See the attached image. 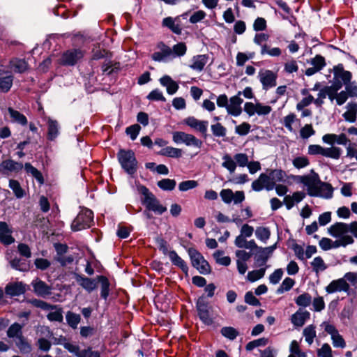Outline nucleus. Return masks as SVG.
<instances>
[{"label": "nucleus", "instance_id": "nucleus-1", "mask_svg": "<svg viewBox=\"0 0 357 357\" xmlns=\"http://www.w3.org/2000/svg\"><path fill=\"white\" fill-rule=\"evenodd\" d=\"M297 181L307 188V195L310 197H320L325 199H331L333 197L332 185L321 181L319 174L313 169L310 174L298 176Z\"/></svg>", "mask_w": 357, "mask_h": 357}, {"label": "nucleus", "instance_id": "nucleus-2", "mask_svg": "<svg viewBox=\"0 0 357 357\" xmlns=\"http://www.w3.org/2000/svg\"><path fill=\"white\" fill-rule=\"evenodd\" d=\"M137 191L140 195V201L144 206L143 215L148 226L155 225L156 215V198L155 195L143 185H137Z\"/></svg>", "mask_w": 357, "mask_h": 357}, {"label": "nucleus", "instance_id": "nucleus-3", "mask_svg": "<svg viewBox=\"0 0 357 357\" xmlns=\"http://www.w3.org/2000/svg\"><path fill=\"white\" fill-rule=\"evenodd\" d=\"M118 161L122 169L129 175L133 176L137 169V160L132 150L120 149L117 153Z\"/></svg>", "mask_w": 357, "mask_h": 357}, {"label": "nucleus", "instance_id": "nucleus-4", "mask_svg": "<svg viewBox=\"0 0 357 357\" xmlns=\"http://www.w3.org/2000/svg\"><path fill=\"white\" fill-rule=\"evenodd\" d=\"M328 232L333 237L342 236L353 238L352 236L349 234L350 232L357 238V222L354 221L350 224L336 222L328 228Z\"/></svg>", "mask_w": 357, "mask_h": 357}, {"label": "nucleus", "instance_id": "nucleus-5", "mask_svg": "<svg viewBox=\"0 0 357 357\" xmlns=\"http://www.w3.org/2000/svg\"><path fill=\"white\" fill-rule=\"evenodd\" d=\"M93 221V213L89 208L80 211L71 224V229L73 231H81L91 226Z\"/></svg>", "mask_w": 357, "mask_h": 357}, {"label": "nucleus", "instance_id": "nucleus-6", "mask_svg": "<svg viewBox=\"0 0 357 357\" xmlns=\"http://www.w3.org/2000/svg\"><path fill=\"white\" fill-rule=\"evenodd\" d=\"M336 238L337 239L335 241H332L331 238L324 237L319 241V245L323 250L327 251L340 247L344 248L349 245L353 244L354 242V238L349 236H340Z\"/></svg>", "mask_w": 357, "mask_h": 357}, {"label": "nucleus", "instance_id": "nucleus-7", "mask_svg": "<svg viewBox=\"0 0 357 357\" xmlns=\"http://www.w3.org/2000/svg\"><path fill=\"white\" fill-rule=\"evenodd\" d=\"M341 153V149L336 146L324 148L318 144H311L308 146V154L310 155H321L326 158L337 160L340 158Z\"/></svg>", "mask_w": 357, "mask_h": 357}, {"label": "nucleus", "instance_id": "nucleus-8", "mask_svg": "<svg viewBox=\"0 0 357 357\" xmlns=\"http://www.w3.org/2000/svg\"><path fill=\"white\" fill-rule=\"evenodd\" d=\"M191 263L193 267L198 270L202 274L211 273V266L203 255L195 248L188 250Z\"/></svg>", "mask_w": 357, "mask_h": 357}, {"label": "nucleus", "instance_id": "nucleus-9", "mask_svg": "<svg viewBox=\"0 0 357 357\" xmlns=\"http://www.w3.org/2000/svg\"><path fill=\"white\" fill-rule=\"evenodd\" d=\"M86 52L81 49H70L64 52L61 57V64L67 66H73L80 61L84 56Z\"/></svg>", "mask_w": 357, "mask_h": 357}, {"label": "nucleus", "instance_id": "nucleus-10", "mask_svg": "<svg viewBox=\"0 0 357 357\" xmlns=\"http://www.w3.org/2000/svg\"><path fill=\"white\" fill-rule=\"evenodd\" d=\"M173 141L176 144H184L188 146H193L200 149L202 146V142L195 136L181 131L173 132Z\"/></svg>", "mask_w": 357, "mask_h": 357}, {"label": "nucleus", "instance_id": "nucleus-11", "mask_svg": "<svg viewBox=\"0 0 357 357\" xmlns=\"http://www.w3.org/2000/svg\"><path fill=\"white\" fill-rule=\"evenodd\" d=\"M196 307L199 319L205 325L210 326L213 324V320L210 314L208 303L204 296L197 299Z\"/></svg>", "mask_w": 357, "mask_h": 357}, {"label": "nucleus", "instance_id": "nucleus-12", "mask_svg": "<svg viewBox=\"0 0 357 357\" xmlns=\"http://www.w3.org/2000/svg\"><path fill=\"white\" fill-rule=\"evenodd\" d=\"M352 79L351 72L345 70L342 64H338L333 67V83L342 88L346 86Z\"/></svg>", "mask_w": 357, "mask_h": 357}, {"label": "nucleus", "instance_id": "nucleus-13", "mask_svg": "<svg viewBox=\"0 0 357 357\" xmlns=\"http://www.w3.org/2000/svg\"><path fill=\"white\" fill-rule=\"evenodd\" d=\"M244 111L250 116L255 114L259 116H266L272 111V107L269 105H265L260 102L253 103L251 102H246L244 105Z\"/></svg>", "mask_w": 357, "mask_h": 357}, {"label": "nucleus", "instance_id": "nucleus-14", "mask_svg": "<svg viewBox=\"0 0 357 357\" xmlns=\"http://www.w3.org/2000/svg\"><path fill=\"white\" fill-rule=\"evenodd\" d=\"M220 196L224 203L229 204L232 202L234 204L242 203L245 200V193L243 191H236L234 192L231 189H222L220 192Z\"/></svg>", "mask_w": 357, "mask_h": 357}, {"label": "nucleus", "instance_id": "nucleus-15", "mask_svg": "<svg viewBox=\"0 0 357 357\" xmlns=\"http://www.w3.org/2000/svg\"><path fill=\"white\" fill-rule=\"evenodd\" d=\"M322 326H324V331L331 335L333 347L342 349L346 347L343 337L339 333L335 326L328 322H324Z\"/></svg>", "mask_w": 357, "mask_h": 357}, {"label": "nucleus", "instance_id": "nucleus-16", "mask_svg": "<svg viewBox=\"0 0 357 357\" xmlns=\"http://www.w3.org/2000/svg\"><path fill=\"white\" fill-rule=\"evenodd\" d=\"M258 77L262 84L263 89L267 90L276 86L278 75L270 70H261L259 72Z\"/></svg>", "mask_w": 357, "mask_h": 357}, {"label": "nucleus", "instance_id": "nucleus-17", "mask_svg": "<svg viewBox=\"0 0 357 357\" xmlns=\"http://www.w3.org/2000/svg\"><path fill=\"white\" fill-rule=\"evenodd\" d=\"M275 183L271 181L270 176L261 173L257 179L252 183V189L259 192L265 188L266 190H272L274 188Z\"/></svg>", "mask_w": 357, "mask_h": 357}, {"label": "nucleus", "instance_id": "nucleus-18", "mask_svg": "<svg viewBox=\"0 0 357 357\" xmlns=\"http://www.w3.org/2000/svg\"><path fill=\"white\" fill-rule=\"evenodd\" d=\"M241 94V92L239 91L237 95L230 98L226 109L229 114L238 116L241 114L243 100L240 97Z\"/></svg>", "mask_w": 357, "mask_h": 357}, {"label": "nucleus", "instance_id": "nucleus-19", "mask_svg": "<svg viewBox=\"0 0 357 357\" xmlns=\"http://www.w3.org/2000/svg\"><path fill=\"white\" fill-rule=\"evenodd\" d=\"M350 286L344 278H340L331 281L328 285L325 288L328 294H333L335 292L344 291L347 292L349 290Z\"/></svg>", "mask_w": 357, "mask_h": 357}, {"label": "nucleus", "instance_id": "nucleus-20", "mask_svg": "<svg viewBox=\"0 0 357 357\" xmlns=\"http://www.w3.org/2000/svg\"><path fill=\"white\" fill-rule=\"evenodd\" d=\"M184 123L191 128L200 132L205 137H206L207 128L208 126L207 121H201L193 116H190L184 119Z\"/></svg>", "mask_w": 357, "mask_h": 357}, {"label": "nucleus", "instance_id": "nucleus-21", "mask_svg": "<svg viewBox=\"0 0 357 357\" xmlns=\"http://www.w3.org/2000/svg\"><path fill=\"white\" fill-rule=\"evenodd\" d=\"M275 245H272L266 248H259L255 253V261L257 266H262L266 264L268 258L272 255Z\"/></svg>", "mask_w": 357, "mask_h": 357}, {"label": "nucleus", "instance_id": "nucleus-22", "mask_svg": "<svg viewBox=\"0 0 357 357\" xmlns=\"http://www.w3.org/2000/svg\"><path fill=\"white\" fill-rule=\"evenodd\" d=\"M23 167H24V165L23 166L22 163L8 159L1 162L0 172L3 174H7L8 172H18Z\"/></svg>", "mask_w": 357, "mask_h": 357}, {"label": "nucleus", "instance_id": "nucleus-23", "mask_svg": "<svg viewBox=\"0 0 357 357\" xmlns=\"http://www.w3.org/2000/svg\"><path fill=\"white\" fill-rule=\"evenodd\" d=\"M54 247L57 255L59 256L57 258V261H59L62 266H66L67 264H70L73 261V258L71 256L65 257H62L64 254H66L68 250V247L66 244L63 243H54Z\"/></svg>", "mask_w": 357, "mask_h": 357}, {"label": "nucleus", "instance_id": "nucleus-24", "mask_svg": "<svg viewBox=\"0 0 357 357\" xmlns=\"http://www.w3.org/2000/svg\"><path fill=\"white\" fill-rule=\"evenodd\" d=\"M75 279L77 283L89 293L97 288L96 279H92L82 275L77 274Z\"/></svg>", "mask_w": 357, "mask_h": 357}, {"label": "nucleus", "instance_id": "nucleus-25", "mask_svg": "<svg viewBox=\"0 0 357 357\" xmlns=\"http://www.w3.org/2000/svg\"><path fill=\"white\" fill-rule=\"evenodd\" d=\"M173 59L172 48L163 43H158V62H168Z\"/></svg>", "mask_w": 357, "mask_h": 357}, {"label": "nucleus", "instance_id": "nucleus-26", "mask_svg": "<svg viewBox=\"0 0 357 357\" xmlns=\"http://www.w3.org/2000/svg\"><path fill=\"white\" fill-rule=\"evenodd\" d=\"M310 317V314L307 310L299 309L291 317V321L292 324L296 327L303 326L305 321Z\"/></svg>", "mask_w": 357, "mask_h": 357}, {"label": "nucleus", "instance_id": "nucleus-27", "mask_svg": "<svg viewBox=\"0 0 357 357\" xmlns=\"http://www.w3.org/2000/svg\"><path fill=\"white\" fill-rule=\"evenodd\" d=\"M12 231L6 222H0V242L4 245H10L15 241L11 235Z\"/></svg>", "mask_w": 357, "mask_h": 357}, {"label": "nucleus", "instance_id": "nucleus-28", "mask_svg": "<svg viewBox=\"0 0 357 357\" xmlns=\"http://www.w3.org/2000/svg\"><path fill=\"white\" fill-rule=\"evenodd\" d=\"M34 292L39 296L45 297L51 294V287L45 282L36 279L31 283Z\"/></svg>", "mask_w": 357, "mask_h": 357}, {"label": "nucleus", "instance_id": "nucleus-29", "mask_svg": "<svg viewBox=\"0 0 357 357\" xmlns=\"http://www.w3.org/2000/svg\"><path fill=\"white\" fill-rule=\"evenodd\" d=\"M208 55L207 54H199L194 56L192 58L191 64L190 67L196 71L201 72L204 70L205 66L208 61Z\"/></svg>", "mask_w": 357, "mask_h": 357}, {"label": "nucleus", "instance_id": "nucleus-30", "mask_svg": "<svg viewBox=\"0 0 357 357\" xmlns=\"http://www.w3.org/2000/svg\"><path fill=\"white\" fill-rule=\"evenodd\" d=\"M25 292V287L22 282L8 283L5 287L6 295L13 297L20 296Z\"/></svg>", "mask_w": 357, "mask_h": 357}, {"label": "nucleus", "instance_id": "nucleus-31", "mask_svg": "<svg viewBox=\"0 0 357 357\" xmlns=\"http://www.w3.org/2000/svg\"><path fill=\"white\" fill-rule=\"evenodd\" d=\"M160 82L166 88L167 92L170 95L174 94L179 87L178 84L168 75L161 77Z\"/></svg>", "mask_w": 357, "mask_h": 357}, {"label": "nucleus", "instance_id": "nucleus-32", "mask_svg": "<svg viewBox=\"0 0 357 357\" xmlns=\"http://www.w3.org/2000/svg\"><path fill=\"white\" fill-rule=\"evenodd\" d=\"M10 120L13 123L20 124L22 126H25L28 123L26 117L19 111L14 109L13 107H9L8 108Z\"/></svg>", "mask_w": 357, "mask_h": 357}, {"label": "nucleus", "instance_id": "nucleus-33", "mask_svg": "<svg viewBox=\"0 0 357 357\" xmlns=\"http://www.w3.org/2000/svg\"><path fill=\"white\" fill-rule=\"evenodd\" d=\"M24 170L27 174L32 176L40 185H43L45 183V179L41 172L34 167L30 162H26L24 164Z\"/></svg>", "mask_w": 357, "mask_h": 357}, {"label": "nucleus", "instance_id": "nucleus-34", "mask_svg": "<svg viewBox=\"0 0 357 357\" xmlns=\"http://www.w3.org/2000/svg\"><path fill=\"white\" fill-rule=\"evenodd\" d=\"M96 280L100 283V296L106 301L109 295L110 282L105 275H98Z\"/></svg>", "mask_w": 357, "mask_h": 357}, {"label": "nucleus", "instance_id": "nucleus-35", "mask_svg": "<svg viewBox=\"0 0 357 357\" xmlns=\"http://www.w3.org/2000/svg\"><path fill=\"white\" fill-rule=\"evenodd\" d=\"M59 134V123L57 121L49 119L47 121V139L53 141L57 137Z\"/></svg>", "mask_w": 357, "mask_h": 357}, {"label": "nucleus", "instance_id": "nucleus-36", "mask_svg": "<svg viewBox=\"0 0 357 357\" xmlns=\"http://www.w3.org/2000/svg\"><path fill=\"white\" fill-rule=\"evenodd\" d=\"M172 264L178 267L185 273L188 271V266L183 259H182L174 250H172L169 257Z\"/></svg>", "mask_w": 357, "mask_h": 357}, {"label": "nucleus", "instance_id": "nucleus-37", "mask_svg": "<svg viewBox=\"0 0 357 357\" xmlns=\"http://www.w3.org/2000/svg\"><path fill=\"white\" fill-rule=\"evenodd\" d=\"M347 107V110L343 114V117L347 121L355 122L357 115V103L349 102Z\"/></svg>", "mask_w": 357, "mask_h": 357}, {"label": "nucleus", "instance_id": "nucleus-38", "mask_svg": "<svg viewBox=\"0 0 357 357\" xmlns=\"http://www.w3.org/2000/svg\"><path fill=\"white\" fill-rule=\"evenodd\" d=\"M10 67L15 72L23 73L28 69V63L24 59H13L10 62Z\"/></svg>", "mask_w": 357, "mask_h": 357}, {"label": "nucleus", "instance_id": "nucleus-39", "mask_svg": "<svg viewBox=\"0 0 357 357\" xmlns=\"http://www.w3.org/2000/svg\"><path fill=\"white\" fill-rule=\"evenodd\" d=\"M162 26L167 27L176 34H181V28L178 23L172 17H165L162 22Z\"/></svg>", "mask_w": 357, "mask_h": 357}, {"label": "nucleus", "instance_id": "nucleus-40", "mask_svg": "<svg viewBox=\"0 0 357 357\" xmlns=\"http://www.w3.org/2000/svg\"><path fill=\"white\" fill-rule=\"evenodd\" d=\"M23 335L22 326L19 323H14L11 324L7 331V336L9 338L17 339Z\"/></svg>", "mask_w": 357, "mask_h": 357}, {"label": "nucleus", "instance_id": "nucleus-41", "mask_svg": "<svg viewBox=\"0 0 357 357\" xmlns=\"http://www.w3.org/2000/svg\"><path fill=\"white\" fill-rule=\"evenodd\" d=\"M66 320L68 325L73 329H76L81 321V316L71 311L66 314Z\"/></svg>", "mask_w": 357, "mask_h": 357}, {"label": "nucleus", "instance_id": "nucleus-42", "mask_svg": "<svg viewBox=\"0 0 357 357\" xmlns=\"http://www.w3.org/2000/svg\"><path fill=\"white\" fill-rule=\"evenodd\" d=\"M15 342L20 352L26 354L31 351V344L28 342L26 338L24 335L15 339Z\"/></svg>", "mask_w": 357, "mask_h": 357}, {"label": "nucleus", "instance_id": "nucleus-43", "mask_svg": "<svg viewBox=\"0 0 357 357\" xmlns=\"http://www.w3.org/2000/svg\"><path fill=\"white\" fill-rule=\"evenodd\" d=\"M220 333L223 337L231 341L234 340L239 335L238 330L231 326L222 327Z\"/></svg>", "mask_w": 357, "mask_h": 357}, {"label": "nucleus", "instance_id": "nucleus-44", "mask_svg": "<svg viewBox=\"0 0 357 357\" xmlns=\"http://www.w3.org/2000/svg\"><path fill=\"white\" fill-rule=\"evenodd\" d=\"M9 187L17 198L21 199L25 195V192L18 181L10 179L9 181Z\"/></svg>", "mask_w": 357, "mask_h": 357}, {"label": "nucleus", "instance_id": "nucleus-45", "mask_svg": "<svg viewBox=\"0 0 357 357\" xmlns=\"http://www.w3.org/2000/svg\"><path fill=\"white\" fill-rule=\"evenodd\" d=\"M211 130L215 137H225L227 135V128L219 122L211 126Z\"/></svg>", "mask_w": 357, "mask_h": 357}, {"label": "nucleus", "instance_id": "nucleus-46", "mask_svg": "<svg viewBox=\"0 0 357 357\" xmlns=\"http://www.w3.org/2000/svg\"><path fill=\"white\" fill-rule=\"evenodd\" d=\"M160 153L162 155L178 158L181 157L183 151L181 149L178 148H174L172 146H167L164 149H162Z\"/></svg>", "mask_w": 357, "mask_h": 357}, {"label": "nucleus", "instance_id": "nucleus-47", "mask_svg": "<svg viewBox=\"0 0 357 357\" xmlns=\"http://www.w3.org/2000/svg\"><path fill=\"white\" fill-rule=\"evenodd\" d=\"M224 252L222 250L215 251L213 256L217 264L227 266L231 264V258L229 256H223Z\"/></svg>", "mask_w": 357, "mask_h": 357}, {"label": "nucleus", "instance_id": "nucleus-48", "mask_svg": "<svg viewBox=\"0 0 357 357\" xmlns=\"http://www.w3.org/2000/svg\"><path fill=\"white\" fill-rule=\"evenodd\" d=\"M311 266L313 271L316 273L322 272L327 268V265L325 264L324 259L321 257H316L311 262Z\"/></svg>", "mask_w": 357, "mask_h": 357}, {"label": "nucleus", "instance_id": "nucleus-49", "mask_svg": "<svg viewBox=\"0 0 357 357\" xmlns=\"http://www.w3.org/2000/svg\"><path fill=\"white\" fill-rule=\"evenodd\" d=\"M13 77L8 75L0 77V91L7 93L13 86Z\"/></svg>", "mask_w": 357, "mask_h": 357}, {"label": "nucleus", "instance_id": "nucleus-50", "mask_svg": "<svg viewBox=\"0 0 357 357\" xmlns=\"http://www.w3.org/2000/svg\"><path fill=\"white\" fill-rule=\"evenodd\" d=\"M303 336L305 337V341L309 344H312L314 337H316L315 326L312 324L307 326L304 328L303 332Z\"/></svg>", "mask_w": 357, "mask_h": 357}, {"label": "nucleus", "instance_id": "nucleus-51", "mask_svg": "<svg viewBox=\"0 0 357 357\" xmlns=\"http://www.w3.org/2000/svg\"><path fill=\"white\" fill-rule=\"evenodd\" d=\"M187 52V46L185 43L180 42L173 46L172 52L173 54V59L175 57H181L184 56Z\"/></svg>", "mask_w": 357, "mask_h": 357}, {"label": "nucleus", "instance_id": "nucleus-52", "mask_svg": "<svg viewBox=\"0 0 357 357\" xmlns=\"http://www.w3.org/2000/svg\"><path fill=\"white\" fill-rule=\"evenodd\" d=\"M223 162L222 166L227 169L230 173H234L236 168V163L233 158L229 155L225 154L222 157Z\"/></svg>", "mask_w": 357, "mask_h": 357}, {"label": "nucleus", "instance_id": "nucleus-53", "mask_svg": "<svg viewBox=\"0 0 357 357\" xmlns=\"http://www.w3.org/2000/svg\"><path fill=\"white\" fill-rule=\"evenodd\" d=\"M266 272V268H261L258 270H254L252 271L248 272L247 275V279L251 282H254L261 278H262Z\"/></svg>", "mask_w": 357, "mask_h": 357}, {"label": "nucleus", "instance_id": "nucleus-54", "mask_svg": "<svg viewBox=\"0 0 357 357\" xmlns=\"http://www.w3.org/2000/svg\"><path fill=\"white\" fill-rule=\"evenodd\" d=\"M260 53L261 55H269L271 56L278 57L282 54V50L279 47L270 48L268 45H264L261 49Z\"/></svg>", "mask_w": 357, "mask_h": 357}, {"label": "nucleus", "instance_id": "nucleus-55", "mask_svg": "<svg viewBox=\"0 0 357 357\" xmlns=\"http://www.w3.org/2000/svg\"><path fill=\"white\" fill-rule=\"evenodd\" d=\"M295 302L297 305L305 307L310 305L312 296L308 293H303L295 299Z\"/></svg>", "mask_w": 357, "mask_h": 357}, {"label": "nucleus", "instance_id": "nucleus-56", "mask_svg": "<svg viewBox=\"0 0 357 357\" xmlns=\"http://www.w3.org/2000/svg\"><path fill=\"white\" fill-rule=\"evenodd\" d=\"M176 181L174 179L163 178L158 182V186L163 190L171 191L175 188Z\"/></svg>", "mask_w": 357, "mask_h": 357}, {"label": "nucleus", "instance_id": "nucleus-57", "mask_svg": "<svg viewBox=\"0 0 357 357\" xmlns=\"http://www.w3.org/2000/svg\"><path fill=\"white\" fill-rule=\"evenodd\" d=\"M10 264L13 268L20 271H26L29 269V266L25 260L19 258L15 257L11 259Z\"/></svg>", "mask_w": 357, "mask_h": 357}, {"label": "nucleus", "instance_id": "nucleus-58", "mask_svg": "<svg viewBox=\"0 0 357 357\" xmlns=\"http://www.w3.org/2000/svg\"><path fill=\"white\" fill-rule=\"evenodd\" d=\"M296 121H299V120L296 118V115L294 113H290L284 117L282 123L289 132H293L294 129L292 124Z\"/></svg>", "mask_w": 357, "mask_h": 357}, {"label": "nucleus", "instance_id": "nucleus-59", "mask_svg": "<svg viewBox=\"0 0 357 357\" xmlns=\"http://www.w3.org/2000/svg\"><path fill=\"white\" fill-rule=\"evenodd\" d=\"M255 235L258 239L266 242L270 238L271 232L267 227H259L255 231Z\"/></svg>", "mask_w": 357, "mask_h": 357}, {"label": "nucleus", "instance_id": "nucleus-60", "mask_svg": "<svg viewBox=\"0 0 357 357\" xmlns=\"http://www.w3.org/2000/svg\"><path fill=\"white\" fill-rule=\"evenodd\" d=\"M268 340L266 337H261L257 340H255L249 342L245 347L247 351H251L256 347L265 346L268 344Z\"/></svg>", "mask_w": 357, "mask_h": 357}, {"label": "nucleus", "instance_id": "nucleus-61", "mask_svg": "<svg viewBox=\"0 0 357 357\" xmlns=\"http://www.w3.org/2000/svg\"><path fill=\"white\" fill-rule=\"evenodd\" d=\"M295 281L293 279L290 278H286L277 289V293L282 294L284 291H289L293 287Z\"/></svg>", "mask_w": 357, "mask_h": 357}, {"label": "nucleus", "instance_id": "nucleus-62", "mask_svg": "<svg viewBox=\"0 0 357 357\" xmlns=\"http://www.w3.org/2000/svg\"><path fill=\"white\" fill-rule=\"evenodd\" d=\"M340 89V86L335 84L333 82L331 86H325V92L331 102L335 100L337 93Z\"/></svg>", "mask_w": 357, "mask_h": 357}, {"label": "nucleus", "instance_id": "nucleus-63", "mask_svg": "<svg viewBox=\"0 0 357 357\" xmlns=\"http://www.w3.org/2000/svg\"><path fill=\"white\" fill-rule=\"evenodd\" d=\"M315 134L312 124H305L300 130V136L302 139H307Z\"/></svg>", "mask_w": 357, "mask_h": 357}, {"label": "nucleus", "instance_id": "nucleus-64", "mask_svg": "<svg viewBox=\"0 0 357 357\" xmlns=\"http://www.w3.org/2000/svg\"><path fill=\"white\" fill-rule=\"evenodd\" d=\"M319 357H333V351L331 346L328 343H324L320 349L317 350Z\"/></svg>", "mask_w": 357, "mask_h": 357}]
</instances>
